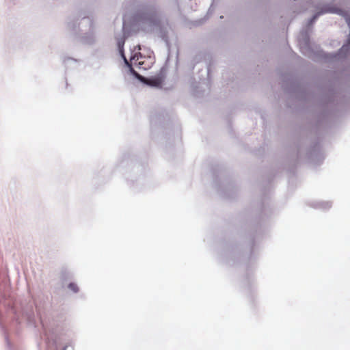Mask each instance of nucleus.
Here are the masks:
<instances>
[{
    "label": "nucleus",
    "instance_id": "20e7f679",
    "mask_svg": "<svg viewBox=\"0 0 350 350\" xmlns=\"http://www.w3.org/2000/svg\"><path fill=\"white\" fill-rule=\"evenodd\" d=\"M319 14H317L314 15V16H313V18H312V20H311V23H312L313 21H314L317 19V18L318 17V16H319Z\"/></svg>",
    "mask_w": 350,
    "mask_h": 350
},
{
    "label": "nucleus",
    "instance_id": "7ed1b4c3",
    "mask_svg": "<svg viewBox=\"0 0 350 350\" xmlns=\"http://www.w3.org/2000/svg\"><path fill=\"white\" fill-rule=\"evenodd\" d=\"M153 83L156 85H159L161 83V81L160 79H154L153 80Z\"/></svg>",
    "mask_w": 350,
    "mask_h": 350
},
{
    "label": "nucleus",
    "instance_id": "f257e3e1",
    "mask_svg": "<svg viewBox=\"0 0 350 350\" xmlns=\"http://www.w3.org/2000/svg\"><path fill=\"white\" fill-rule=\"evenodd\" d=\"M131 63L132 65L139 67V68L146 69L144 66V57L140 53H135L131 58Z\"/></svg>",
    "mask_w": 350,
    "mask_h": 350
},
{
    "label": "nucleus",
    "instance_id": "f03ea898",
    "mask_svg": "<svg viewBox=\"0 0 350 350\" xmlns=\"http://www.w3.org/2000/svg\"><path fill=\"white\" fill-rule=\"evenodd\" d=\"M68 288L72 291L73 292L75 293H77L78 291V286H77V284H74V283H71L69 284L68 286Z\"/></svg>",
    "mask_w": 350,
    "mask_h": 350
}]
</instances>
